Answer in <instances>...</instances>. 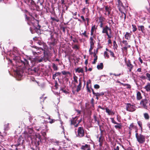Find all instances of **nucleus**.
<instances>
[{
	"label": "nucleus",
	"mask_w": 150,
	"mask_h": 150,
	"mask_svg": "<svg viewBox=\"0 0 150 150\" xmlns=\"http://www.w3.org/2000/svg\"><path fill=\"white\" fill-rule=\"evenodd\" d=\"M25 141L23 138H19L17 140V144H16L15 145L16 146H18L20 145H21V146H23V143Z\"/></svg>",
	"instance_id": "13"
},
{
	"label": "nucleus",
	"mask_w": 150,
	"mask_h": 150,
	"mask_svg": "<svg viewBox=\"0 0 150 150\" xmlns=\"http://www.w3.org/2000/svg\"><path fill=\"white\" fill-rule=\"evenodd\" d=\"M30 71H32L33 73H35L38 71V69L36 67L32 68L31 69H29V70L30 71Z\"/></svg>",
	"instance_id": "29"
},
{
	"label": "nucleus",
	"mask_w": 150,
	"mask_h": 150,
	"mask_svg": "<svg viewBox=\"0 0 150 150\" xmlns=\"http://www.w3.org/2000/svg\"><path fill=\"white\" fill-rule=\"evenodd\" d=\"M106 112L107 113L108 115H114L115 114V112H113L112 110H110L107 108H106L105 109Z\"/></svg>",
	"instance_id": "17"
},
{
	"label": "nucleus",
	"mask_w": 150,
	"mask_h": 150,
	"mask_svg": "<svg viewBox=\"0 0 150 150\" xmlns=\"http://www.w3.org/2000/svg\"><path fill=\"white\" fill-rule=\"evenodd\" d=\"M9 124L7 123L6 125H5V130H8L9 129Z\"/></svg>",
	"instance_id": "52"
},
{
	"label": "nucleus",
	"mask_w": 150,
	"mask_h": 150,
	"mask_svg": "<svg viewBox=\"0 0 150 150\" xmlns=\"http://www.w3.org/2000/svg\"><path fill=\"white\" fill-rule=\"evenodd\" d=\"M109 52L110 53V55L111 57L115 58V59L116 58V56H115V54L113 52H112L111 50H110Z\"/></svg>",
	"instance_id": "44"
},
{
	"label": "nucleus",
	"mask_w": 150,
	"mask_h": 150,
	"mask_svg": "<svg viewBox=\"0 0 150 150\" xmlns=\"http://www.w3.org/2000/svg\"><path fill=\"white\" fill-rule=\"evenodd\" d=\"M113 45L114 49H117V48L118 47L117 44H116V42L115 41H114L113 42Z\"/></svg>",
	"instance_id": "47"
},
{
	"label": "nucleus",
	"mask_w": 150,
	"mask_h": 150,
	"mask_svg": "<svg viewBox=\"0 0 150 150\" xmlns=\"http://www.w3.org/2000/svg\"><path fill=\"white\" fill-rule=\"evenodd\" d=\"M85 130L82 127H79L78 128L77 132L79 137H82L85 135Z\"/></svg>",
	"instance_id": "7"
},
{
	"label": "nucleus",
	"mask_w": 150,
	"mask_h": 150,
	"mask_svg": "<svg viewBox=\"0 0 150 150\" xmlns=\"http://www.w3.org/2000/svg\"><path fill=\"white\" fill-rule=\"evenodd\" d=\"M82 121V119H81L80 120H78V123L77 124H76V127H77L79 124L80 123V122H81Z\"/></svg>",
	"instance_id": "64"
},
{
	"label": "nucleus",
	"mask_w": 150,
	"mask_h": 150,
	"mask_svg": "<svg viewBox=\"0 0 150 150\" xmlns=\"http://www.w3.org/2000/svg\"><path fill=\"white\" fill-rule=\"evenodd\" d=\"M32 47L35 48L36 49H37V48H38L39 50H41L42 51H43V49L41 47H37L36 46H32ZM40 52H41V51H40Z\"/></svg>",
	"instance_id": "54"
},
{
	"label": "nucleus",
	"mask_w": 150,
	"mask_h": 150,
	"mask_svg": "<svg viewBox=\"0 0 150 150\" xmlns=\"http://www.w3.org/2000/svg\"><path fill=\"white\" fill-rule=\"evenodd\" d=\"M93 117L95 122H97L98 125H99V124L100 123V121L99 120L98 117H97L95 115H94Z\"/></svg>",
	"instance_id": "24"
},
{
	"label": "nucleus",
	"mask_w": 150,
	"mask_h": 150,
	"mask_svg": "<svg viewBox=\"0 0 150 150\" xmlns=\"http://www.w3.org/2000/svg\"><path fill=\"white\" fill-rule=\"evenodd\" d=\"M54 144L55 145H59L61 144V142H60L59 141H55L53 142Z\"/></svg>",
	"instance_id": "46"
},
{
	"label": "nucleus",
	"mask_w": 150,
	"mask_h": 150,
	"mask_svg": "<svg viewBox=\"0 0 150 150\" xmlns=\"http://www.w3.org/2000/svg\"><path fill=\"white\" fill-rule=\"evenodd\" d=\"M131 34L130 33L127 32H126V34L125 35V38L127 40H129L131 38Z\"/></svg>",
	"instance_id": "20"
},
{
	"label": "nucleus",
	"mask_w": 150,
	"mask_h": 150,
	"mask_svg": "<svg viewBox=\"0 0 150 150\" xmlns=\"http://www.w3.org/2000/svg\"><path fill=\"white\" fill-rule=\"evenodd\" d=\"M104 140V137L103 136V133H101L100 136L98 138V142H99V146L100 147L102 146Z\"/></svg>",
	"instance_id": "10"
},
{
	"label": "nucleus",
	"mask_w": 150,
	"mask_h": 150,
	"mask_svg": "<svg viewBox=\"0 0 150 150\" xmlns=\"http://www.w3.org/2000/svg\"><path fill=\"white\" fill-rule=\"evenodd\" d=\"M149 102L148 100L146 98L143 99L140 102V104L145 109H147L149 105Z\"/></svg>",
	"instance_id": "5"
},
{
	"label": "nucleus",
	"mask_w": 150,
	"mask_h": 150,
	"mask_svg": "<svg viewBox=\"0 0 150 150\" xmlns=\"http://www.w3.org/2000/svg\"><path fill=\"white\" fill-rule=\"evenodd\" d=\"M118 8L119 11L121 13L124 12V11H125V9L124 6H123V5L119 6Z\"/></svg>",
	"instance_id": "19"
},
{
	"label": "nucleus",
	"mask_w": 150,
	"mask_h": 150,
	"mask_svg": "<svg viewBox=\"0 0 150 150\" xmlns=\"http://www.w3.org/2000/svg\"><path fill=\"white\" fill-rule=\"evenodd\" d=\"M127 67H129V71L131 72L133 68V66L131 64L130 60H129L128 61V62L127 64Z\"/></svg>",
	"instance_id": "18"
},
{
	"label": "nucleus",
	"mask_w": 150,
	"mask_h": 150,
	"mask_svg": "<svg viewBox=\"0 0 150 150\" xmlns=\"http://www.w3.org/2000/svg\"><path fill=\"white\" fill-rule=\"evenodd\" d=\"M61 74V73H60V72H56L55 74H54L53 75V76H52L53 79H55V78H56V76H60V75Z\"/></svg>",
	"instance_id": "31"
},
{
	"label": "nucleus",
	"mask_w": 150,
	"mask_h": 150,
	"mask_svg": "<svg viewBox=\"0 0 150 150\" xmlns=\"http://www.w3.org/2000/svg\"><path fill=\"white\" fill-rule=\"evenodd\" d=\"M98 59V56H96V57L94 59V61L92 62V64H96V62L97 61V60Z\"/></svg>",
	"instance_id": "55"
},
{
	"label": "nucleus",
	"mask_w": 150,
	"mask_h": 150,
	"mask_svg": "<svg viewBox=\"0 0 150 150\" xmlns=\"http://www.w3.org/2000/svg\"><path fill=\"white\" fill-rule=\"evenodd\" d=\"M94 88L96 89H98L100 88V86L98 84H95L94 86Z\"/></svg>",
	"instance_id": "59"
},
{
	"label": "nucleus",
	"mask_w": 150,
	"mask_h": 150,
	"mask_svg": "<svg viewBox=\"0 0 150 150\" xmlns=\"http://www.w3.org/2000/svg\"><path fill=\"white\" fill-rule=\"evenodd\" d=\"M52 67L54 71H57L58 70V68L57 66L54 63H52Z\"/></svg>",
	"instance_id": "34"
},
{
	"label": "nucleus",
	"mask_w": 150,
	"mask_h": 150,
	"mask_svg": "<svg viewBox=\"0 0 150 150\" xmlns=\"http://www.w3.org/2000/svg\"><path fill=\"white\" fill-rule=\"evenodd\" d=\"M23 64L24 66H27L28 64V62L27 59H24L23 61Z\"/></svg>",
	"instance_id": "33"
},
{
	"label": "nucleus",
	"mask_w": 150,
	"mask_h": 150,
	"mask_svg": "<svg viewBox=\"0 0 150 150\" xmlns=\"http://www.w3.org/2000/svg\"><path fill=\"white\" fill-rule=\"evenodd\" d=\"M90 47L89 49V52H90L94 48V45H90Z\"/></svg>",
	"instance_id": "53"
},
{
	"label": "nucleus",
	"mask_w": 150,
	"mask_h": 150,
	"mask_svg": "<svg viewBox=\"0 0 150 150\" xmlns=\"http://www.w3.org/2000/svg\"><path fill=\"white\" fill-rule=\"evenodd\" d=\"M126 105V108L127 111L132 112L135 110L136 107L134 105H131L130 103H127Z\"/></svg>",
	"instance_id": "6"
},
{
	"label": "nucleus",
	"mask_w": 150,
	"mask_h": 150,
	"mask_svg": "<svg viewBox=\"0 0 150 150\" xmlns=\"http://www.w3.org/2000/svg\"><path fill=\"white\" fill-rule=\"evenodd\" d=\"M47 118L50 120L49 122L50 124H52L56 121V120L54 119H51L50 118V116H48V117Z\"/></svg>",
	"instance_id": "30"
},
{
	"label": "nucleus",
	"mask_w": 150,
	"mask_h": 150,
	"mask_svg": "<svg viewBox=\"0 0 150 150\" xmlns=\"http://www.w3.org/2000/svg\"><path fill=\"white\" fill-rule=\"evenodd\" d=\"M81 149L82 150H91V147L89 144H85L81 146Z\"/></svg>",
	"instance_id": "12"
},
{
	"label": "nucleus",
	"mask_w": 150,
	"mask_h": 150,
	"mask_svg": "<svg viewBox=\"0 0 150 150\" xmlns=\"http://www.w3.org/2000/svg\"><path fill=\"white\" fill-rule=\"evenodd\" d=\"M110 119L111 120V122L113 123L114 124H116L117 123V122L113 118H110Z\"/></svg>",
	"instance_id": "57"
},
{
	"label": "nucleus",
	"mask_w": 150,
	"mask_h": 150,
	"mask_svg": "<svg viewBox=\"0 0 150 150\" xmlns=\"http://www.w3.org/2000/svg\"><path fill=\"white\" fill-rule=\"evenodd\" d=\"M146 76L148 78V80L150 81V74L149 73H147L146 74Z\"/></svg>",
	"instance_id": "61"
},
{
	"label": "nucleus",
	"mask_w": 150,
	"mask_h": 150,
	"mask_svg": "<svg viewBox=\"0 0 150 150\" xmlns=\"http://www.w3.org/2000/svg\"><path fill=\"white\" fill-rule=\"evenodd\" d=\"M117 124V125H115L114 126V127L116 129H121L122 127V126L121 125V123H117V124Z\"/></svg>",
	"instance_id": "25"
},
{
	"label": "nucleus",
	"mask_w": 150,
	"mask_h": 150,
	"mask_svg": "<svg viewBox=\"0 0 150 150\" xmlns=\"http://www.w3.org/2000/svg\"><path fill=\"white\" fill-rule=\"evenodd\" d=\"M76 71L79 73H83V68L81 67H78L76 69Z\"/></svg>",
	"instance_id": "26"
},
{
	"label": "nucleus",
	"mask_w": 150,
	"mask_h": 150,
	"mask_svg": "<svg viewBox=\"0 0 150 150\" xmlns=\"http://www.w3.org/2000/svg\"><path fill=\"white\" fill-rule=\"evenodd\" d=\"M40 137L39 136L38 137V141H36V143H35L36 146L35 149L40 150V147L39 146L40 145V142L41 141V140L40 139Z\"/></svg>",
	"instance_id": "15"
},
{
	"label": "nucleus",
	"mask_w": 150,
	"mask_h": 150,
	"mask_svg": "<svg viewBox=\"0 0 150 150\" xmlns=\"http://www.w3.org/2000/svg\"><path fill=\"white\" fill-rule=\"evenodd\" d=\"M117 7L121 6L123 5V4L120 0H117Z\"/></svg>",
	"instance_id": "39"
},
{
	"label": "nucleus",
	"mask_w": 150,
	"mask_h": 150,
	"mask_svg": "<svg viewBox=\"0 0 150 150\" xmlns=\"http://www.w3.org/2000/svg\"><path fill=\"white\" fill-rule=\"evenodd\" d=\"M26 20L27 21L28 23L30 25H33V26L37 25L38 27H36L37 29H39L40 28V26L39 24V21L38 20L35 19L33 17H28L27 15H25Z\"/></svg>",
	"instance_id": "2"
},
{
	"label": "nucleus",
	"mask_w": 150,
	"mask_h": 150,
	"mask_svg": "<svg viewBox=\"0 0 150 150\" xmlns=\"http://www.w3.org/2000/svg\"><path fill=\"white\" fill-rule=\"evenodd\" d=\"M24 137L25 138H26V137H27L28 138H30V139H31V138L30 137V136L28 134V133L26 132H24Z\"/></svg>",
	"instance_id": "41"
},
{
	"label": "nucleus",
	"mask_w": 150,
	"mask_h": 150,
	"mask_svg": "<svg viewBox=\"0 0 150 150\" xmlns=\"http://www.w3.org/2000/svg\"><path fill=\"white\" fill-rule=\"evenodd\" d=\"M137 124L140 127L141 131H142V122L140 121H137Z\"/></svg>",
	"instance_id": "36"
},
{
	"label": "nucleus",
	"mask_w": 150,
	"mask_h": 150,
	"mask_svg": "<svg viewBox=\"0 0 150 150\" xmlns=\"http://www.w3.org/2000/svg\"><path fill=\"white\" fill-rule=\"evenodd\" d=\"M122 43L125 46L122 48V50H124L127 53L128 51L127 48H130L131 46L128 45V43L127 40H123L122 41Z\"/></svg>",
	"instance_id": "8"
},
{
	"label": "nucleus",
	"mask_w": 150,
	"mask_h": 150,
	"mask_svg": "<svg viewBox=\"0 0 150 150\" xmlns=\"http://www.w3.org/2000/svg\"><path fill=\"white\" fill-rule=\"evenodd\" d=\"M144 116L145 119L146 120H148L149 119V116L148 113H145L144 114Z\"/></svg>",
	"instance_id": "32"
},
{
	"label": "nucleus",
	"mask_w": 150,
	"mask_h": 150,
	"mask_svg": "<svg viewBox=\"0 0 150 150\" xmlns=\"http://www.w3.org/2000/svg\"><path fill=\"white\" fill-rule=\"evenodd\" d=\"M99 23H100V28H102L103 27V22L102 21H99Z\"/></svg>",
	"instance_id": "60"
},
{
	"label": "nucleus",
	"mask_w": 150,
	"mask_h": 150,
	"mask_svg": "<svg viewBox=\"0 0 150 150\" xmlns=\"http://www.w3.org/2000/svg\"><path fill=\"white\" fill-rule=\"evenodd\" d=\"M39 129L40 130H44V129L47 128L46 125L44 123L42 122L39 125Z\"/></svg>",
	"instance_id": "14"
},
{
	"label": "nucleus",
	"mask_w": 150,
	"mask_h": 150,
	"mask_svg": "<svg viewBox=\"0 0 150 150\" xmlns=\"http://www.w3.org/2000/svg\"><path fill=\"white\" fill-rule=\"evenodd\" d=\"M62 73L64 75H65L67 74H70V73L69 71H62Z\"/></svg>",
	"instance_id": "48"
},
{
	"label": "nucleus",
	"mask_w": 150,
	"mask_h": 150,
	"mask_svg": "<svg viewBox=\"0 0 150 150\" xmlns=\"http://www.w3.org/2000/svg\"><path fill=\"white\" fill-rule=\"evenodd\" d=\"M86 88H87V91L89 93L91 92V91L90 89L88 87V84L87 83L86 84Z\"/></svg>",
	"instance_id": "58"
},
{
	"label": "nucleus",
	"mask_w": 150,
	"mask_h": 150,
	"mask_svg": "<svg viewBox=\"0 0 150 150\" xmlns=\"http://www.w3.org/2000/svg\"><path fill=\"white\" fill-rule=\"evenodd\" d=\"M98 125L99 126V129L100 131V133H103V132L104 131V130H103L102 129V128H103L102 126V125H100L99 124V125Z\"/></svg>",
	"instance_id": "49"
},
{
	"label": "nucleus",
	"mask_w": 150,
	"mask_h": 150,
	"mask_svg": "<svg viewBox=\"0 0 150 150\" xmlns=\"http://www.w3.org/2000/svg\"><path fill=\"white\" fill-rule=\"evenodd\" d=\"M58 84L57 81H55V84L54 85V87H55L56 89H57L58 88Z\"/></svg>",
	"instance_id": "62"
},
{
	"label": "nucleus",
	"mask_w": 150,
	"mask_h": 150,
	"mask_svg": "<svg viewBox=\"0 0 150 150\" xmlns=\"http://www.w3.org/2000/svg\"><path fill=\"white\" fill-rule=\"evenodd\" d=\"M97 29V28L96 27L95 25H94L92 27L91 31L94 33V31H96Z\"/></svg>",
	"instance_id": "38"
},
{
	"label": "nucleus",
	"mask_w": 150,
	"mask_h": 150,
	"mask_svg": "<svg viewBox=\"0 0 150 150\" xmlns=\"http://www.w3.org/2000/svg\"><path fill=\"white\" fill-rule=\"evenodd\" d=\"M97 67L98 69H102L103 67V64L102 63H100L99 64H98L97 65Z\"/></svg>",
	"instance_id": "28"
},
{
	"label": "nucleus",
	"mask_w": 150,
	"mask_h": 150,
	"mask_svg": "<svg viewBox=\"0 0 150 150\" xmlns=\"http://www.w3.org/2000/svg\"><path fill=\"white\" fill-rule=\"evenodd\" d=\"M138 29L139 31H141L142 33L144 32V27L143 25H139L138 26Z\"/></svg>",
	"instance_id": "22"
},
{
	"label": "nucleus",
	"mask_w": 150,
	"mask_h": 150,
	"mask_svg": "<svg viewBox=\"0 0 150 150\" xmlns=\"http://www.w3.org/2000/svg\"><path fill=\"white\" fill-rule=\"evenodd\" d=\"M51 18L53 21H56L57 22H59V20L58 19H56L52 17Z\"/></svg>",
	"instance_id": "51"
},
{
	"label": "nucleus",
	"mask_w": 150,
	"mask_h": 150,
	"mask_svg": "<svg viewBox=\"0 0 150 150\" xmlns=\"http://www.w3.org/2000/svg\"><path fill=\"white\" fill-rule=\"evenodd\" d=\"M44 56H36L34 58L30 59L31 63L32 64V66L35 65L36 63H39L44 61H46L48 60L47 54L46 53L45 50H44Z\"/></svg>",
	"instance_id": "1"
},
{
	"label": "nucleus",
	"mask_w": 150,
	"mask_h": 150,
	"mask_svg": "<svg viewBox=\"0 0 150 150\" xmlns=\"http://www.w3.org/2000/svg\"><path fill=\"white\" fill-rule=\"evenodd\" d=\"M78 117L76 116L75 117H72V118L70 120V124L71 125H74L75 127H76V125L77 124L78 122Z\"/></svg>",
	"instance_id": "9"
},
{
	"label": "nucleus",
	"mask_w": 150,
	"mask_h": 150,
	"mask_svg": "<svg viewBox=\"0 0 150 150\" xmlns=\"http://www.w3.org/2000/svg\"><path fill=\"white\" fill-rule=\"evenodd\" d=\"M112 30L107 25H106L105 27L103 28L102 33H105L108 36V39H110L112 37Z\"/></svg>",
	"instance_id": "4"
},
{
	"label": "nucleus",
	"mask_w": 150,
	"mask_h": 150,
	"mask_svg": "<svg viewBox=\"0 0 150 150\" xmlns=\"http://www.w3.org/2000/svg\"><path fill=\"white\" fill-rule=\"evenodd\" d=\"M105 94V93L103 92H102L100 93H96V94L95 95L96 96H103Z\"/></svg>",
	"instance_id": "40"
},
{
	"label": "nucleus",
	"mask_w": 150,
	"mask_h": 150,
	"mask_svg": "<svg viewBox=\"0 0 150 150\" xmlns=\"http://www.w3.org/2000/svg\"><path fill=\"white\" fill-rule=\"evenodd\" d=\"M79 84L77 86L76 91L77 92H78L80 91L81 90L82 87V79L81 78H79Z\"/></svg>",
	"instance_id": "11"
},
{
	"label": "nucleus",
	"mask_w": 150,
	"mask_h": 150,
	"mask_svg": "<svg viewBox=\"0 0 150 150\" xmlns=\"http://www.w3.org/2000/svg\"><path fill=\"white\" fill-rule=\"evenodd\" d=\"M37 43L40 45H42L44 44L43 42H42L40 40H38Z\"/></svg>",
	"instance_id": "50"
},
{
	"label": "nucleus",
	"mask_w": 150,
	"mask_h": 150,
	"mask_svg": "<svg viewBox=\"0 0 150 150\" xmlns=\"http://www.w3.org/2000/svg\"><path fill=\"white\" fill-rule=\"evenodd\" d=\"M105 9L106 12H108V16L110 14L111 9L110 6H105Z\"/></svg>",
	"instance_id": "16"
},
{
	"label": "nucleus",
	"mask_w": 150,
	"mask_h": 150,
	"mask_svg": "<svg viewBox=\"0 0 150 150\" xmlns=\"http://www.w3.org/2000/svg\"><path fill=\"white\" fill-rule=\"evenodd\" d=\"M67 28V27H62L61 28L63 32L65 33V29Z\"/></svg>",
	"instance_id": "63"
},
{
	"label": "nucleus",
	"mask_w": 150,
	"mask_h": 150,
	"mask_svg": "<svg viewBox=\"0 0 150 150\" xmlns=\"http://www.w3.org/2000/svg\"><path fill=\"white\" fill-rule=\"evenodd\" d=\"M104 56L106 57H107V58H109V55L108 54V52H106V51L104 53Z\"/></svg>",
	"instance_id": "56"
},
{
	"label": "nucleus",
	"mask_w": 150,
	"mask_h": 150,
	"mask_svg": "<svg viewBox=\"0 0 150 150\" xmlns=\"http://www.w3.org/2000/svg\"><path fill=\"white\" fill-rule=\"evenodd\" d=\"M78 79V77L76 76L75 75V74H74V76H73V79H74L73 81L75 82L76 83H78V81L77 80Z\"/></svg>",
	"instance_id": "35"
},
{
	"label": "nucleus",
	"mask_w": 150,
	"mask_h": 150,
	"mask_svg": "<svg viewBox=\"0 0 150 150\" xmlns=\"http://www.w3.org/2000/svg\"><path fill=\"white\" fill-rule=\"evenodd\" d=\"M137 131V129L135 131L136 132L135 136L139 144H144L145 141V136L142 134H138Z\"/></svg>",
	"instance_id": "3"
},
{
	"label": "nucleus",
	"mask_w": 150,
	"mask_h": 150,
	"mask_svg": "<svg viewBox=\"0 0 150 150\" xmlns=\"http://www.w3.org/2000/svg\"><path fill=\"white\" fill-rule=\"evenodd\" d=\"M95 38V36H91L90 38V45H94V42L95 41L93 39V38Z\"/></svg>",
	"instance_id": "23"
},
{
	"label": "nucleus",
	"mask_w": 150,
	"mask_h": 150,
	"mask_svg": "<svg viewBox=\"0 0 150 150\" xmlns=\"http://www.w3.org/2000/svg\"><path fill=\"white\" fill-rule=\"evenodd\" d=\"M132 27L133 32H135L137 30V28L136 26L135 25L132 24Z\"/></svg>",
	"instance_id": "42"
},
{
	"label": "nucleus",
	"mask_w": 150,
	"mask_h": 150,
	"mask_svg": "<svg viewBox=\"0 0 150 150\" xmlns=\"http://www.w3.org/2000/svg\"><path fill=\"white\" fill-rule=\"evenodd\" d=\"M80 35L82 36L83 35L85 37H86V38L88 37V36L86 34V31H85L83 33H80Z\"/></svg>",
	"instance_id": "43"
},
{
	"label": "nucleus",
	"mask_w": 150,
	"mask_h": 150,
	"mask_svg": "<svg viewBox=\"0 0 150 150\" xmlns=\"http://www.w3.org/2000/svg\"><path fill=\"white\" fill-rule=\"evenodd\" d=\"M144 88L147 91H150V83H148L147 85L145 86Z\"/></svg>",
	"instance_id": "27"
},
{
	"label": "nucleus",
	"mask_w": 150,
	"mask_h": 150,
	"mask_svg": "<svg viewBox=\"0 0 150 150\" xmlns=\"http://www.w3.org/2000/svg\"><path fill=\"white\" fill-rule=\"evenodd\" d=\"M121 85H122V86H126L127 88L130 89L131 88V86L129 84L121 83Z\"/></svg>",
	"instance_id": "37"
},
{
	"label": "nucleus",
	"mask_w": 150,
	"mask_h": 150,
	"mask_svg": "<svg viewBox=\"0 0 150 150\" xmlns=\"http://www.w3.org/2000/svg\"><path fill=\"white\" fill-rule=\"evenodd\" d=\"M142 98L141 94L139 91H138L137 93V99L138 100H140Z\"/></svg>",
	"instance_id": "21"
},
{
	"label": "nucleus",
	"mask_w": 150,
	"mask_h": 150,
	"mask_svg": "<svg viewBox=\"0 0 150 150\" xmlns=\"http://www.w3.org/2000/svg\"><path fill=\"white\" fill-rule=\"evenodd\" d=\"M72 48L74 49H75L76 50H79V47L76 45H75L73 46L72 47Z\"/></svg>",
	"instance_id": "45"
}]
</instances>
